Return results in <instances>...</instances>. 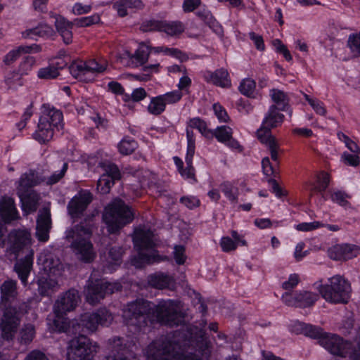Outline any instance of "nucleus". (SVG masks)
I'll return each mask as SVG.
<instances>
[{
	"instance_id": "44",
	"label": "nucleus",
	"mask_w": 360,
	"mask_h": 360,
	"mask_svg": "<svg viewBox=\"0 0 360 360\" xmlns=\"http://www.w3.org/2000/svg\"><path fill=\"white\" fill-rule=\"evenodd\" d=\"M68 163L63 162L62 167L59 171L54 172L50 176L44 179V181L47 185H53L58 183L65 175L68 169Z\"/></svg>"
},
{
	"instance_id": "35",
	"label": "nucleus",
	"mask_w": 360,
	"mask_h": 360,
	"mask_svg": "<svg viewBox=\"0 0 360 360\" xmlns=\"http://www.w3.org/2000/svg\"><path fill=\"white\" fill-rule=\"evenodd\" d=\"M22 75L18 71L8 72L5 77V83L8 89H15L22 85Z\"/></svg>"
},
{
	"instance_id": "6",
	"label": "nucleus",
	"mask_w": 360,
	"mask_h": 360,
	"mask_svg": "<svg viewBox=\"0 0 360 360\" xmlns=\"http://www.w3.org/2000/svg\"><path fill=\"white\" fill-rule=\"evenodd\" d=\"M134 217L131 209L120 199H115L105 209L103 219L110 233H115Z\"/></svg>"
},
{
	"instance_id": "22",
	"label": "nucleus",
	"mask_w": 360,
	"mask_h": 360,
	"mask_svg": "<svg viewBox=\"0 0 360 360\" xmlns=\"http://www.w3.org/2000/svg\"><path fill=\"white\" fill-rule=\"evenodd\" d=\"M111 354L105 358V360H138L127 347L123 345L122 340L119 338H114Z\"/></svg>"
},
{
	"instance_id": "48",
	"label": "nucleus",
	"mask_w": 360,
	"mask_h": 360,
	"mask_svg": "<svg viewBox=\"0 0 360 360\" xmlns=\"http://www.w3.org/2000/svg\"><path fill=\"white\" fill-rule=\"evenodd\" d=\"M342 245V258L344 260L351 259L360 254V248L354 245L343 244Z\"/></svg>"
},
{
	"instance_id": "32",
	"label": "nucleus",
	"mask_w": 360,
	"mask_h": 360,
	"mask_svg": "<svg viewBox=\"0 0 360 360\" xmlns=\"http://www.w3.org/2000/svg\"><path fill=\"white\" fill-rule=\"evenodd\" d=\"M113 6L120 17H124L127 15V8L141 9L143 4L141 0H119L114 4Z\"/></svg>"
},
{
	"instance_id": "61",
	"label": "nucleus",
	"mask_w": 360,
	"mask_h": 360,
	"mask_svg": "<svg viewBox=\"0 0 360 360\" xmlns=\"http://www.w3.org/2000/svg\"><path fill=\"white\" fill-rule=\"evenodd\" d=\"M174 257L178 264H184L186 259L185 248L183 245H176L174 250Z\"/></svg>"
},
{
	"instance_id": "56",
	"label": "nucleus",
	"mask_w": 360,
	"mask_h": 360,
	"mask_svg": "<svg viewBox=\"0 0 360 360\" xmlns=\"http://www.w3.org/2000/svg\"><path fill=\"white\" fill-rule=\"evenodd\" d=\"M324 334L321 328L305 323L304 335L320 340Z\"/></svg>"
},
{
	"instance_id": "60",
	"label": "nucleus",
	"mask_w": 360,
	"mask_h": 360,
	"mask_svg": "<svg viewBox=\"0 0 360 360\" xmlns=\"http://www.w3.org/2000/svg\"><path fill=\"white\" fill-rule=\"evenodd\" d=\"M322 226H323V224L319 221L304 222L297 224L296 229L300 231H311Z\"/></svg>"
},
{
	"instance_id": "23",
	"label": "nucleus",
	"mask_w": 360,
	"mask_h": 360,
	"mask_svg": "<svg viewBox=\"0 0 360 360\" xmlns=\"http://www.w3.org/2000/svg\"><path fill=\"white\" fill-rule=\"evenodd\" d=\"M41 50V46L37 44L31 46H20L11 51H10L4 58V63L9 66L15 63L23 53H28L31 52L38 53Z\"/></svg>"
},
{
	"instance_id": "30",
	"label": "nucleus",
	"mask_w": 360,
	"mask_h": 360,
	"mask_svg": "<svg viewBox=\"0 0 360 360\" xmlns=\"http://www.w3.org/2000/svg\"><path fill=\"white\" fill-rule=\"evenodd\" d=\"M148 283L153 288L164 289L173 285L174 280L172 276L159 272L150 275L148 277Z\"/></svg>"
},
{
	"instance_id": "52",
	"label": "nucleus",
	"mask_w": 360,
	"mask_h": 360,
	"mask_svg": "<svg viewBox=\"0 0 360 360\" xmlns=\"http://www.w3.org/2000/svg\"><path fill=\"white\" fill-rule=\"evenodd\" d=\"M59 75L58 68L55 66H49L41 68L38 72V77L41 79H51L57 77Z\"/></svg>"
},
{
	"instance_id": "59",
	"label": "nucleus",
	"mask_w": 360,
	"mask_h": 360,
	"mask_svg": "<svg viewBox=\"0 0 360 360\" xmlns=\"http://www.w3.org/2000/svg\"><path fill=\"white\" fill-rule=\"evenodd\" d=\"M342 160L345 165L352 167H357L360 164V158L358 154H349L347 153H344L342 155Z\"/></svg>"
},
{
	"instance_id": "45",
	"label": "nucleus",
	"mask_w": 360,
	"mask_h": 360,
	"mask_svg": "<svg viewBox=\"0 0 360 360\" xmlns=\"http://www.w3.org/2000/svg\"><path fill=\"white\" fill-rule=\"evenodd\" d=\"M165 109V103L162 102L160 96L153 98L148 107L150 113L158 115L161 114Z\"/></svg>"
},
{
	"instance_id": "13",
	"label": "nucleus",
	"mask_w": 360,
	"mask_h": 360,
	"mask_svg": "<svg viewBox=\"0 0 360 360\" xmlns=\"http://www.w3.org/2000/svg\"><path fill=\"white\" fill-rule=\"evenodd\" d=\"M143 32L159 31L164 32L169 36H176L181 34L185 27L180 21H163L151 20L143 22L141 25Z\"/></svg>"
},
{
	"instance_id": "15",
	"label": "nucleus",
	"mask_w": 360,
	"mask_h": 360,
	"mask_svg": "<svg viewBox=\"0 0 360 360\" xmlns=\"http://www.w3.org/2000/svg\"><path fill=\"white\" fill-rule=\"evenodd\" d=\"M20 318L17 315L15 307L7 308L1 319V336L6 340H12L20 324Z\"/></svg>"
},
{
	"instance_id": "34",
	"label": "nucleus",
	"mask_w": 360,
	"mask_h": 360,
	"mask_svg": "<svg viewBox=\"0 0 360 360\" xmlns=\"http://www.w3.org/2000/svg\"><path fill=\"white\" fill-rule=\"evenodd\" d=\"M318 295L303 291L297 293V307H307L313 305L318 300Z\"/></svg>"
},
{
	"instance_id": "10",
	"label": "nucleus",
	"mask_w": 360,
	"mask_h": 360,
	"mask_svg": "<svg viewBox=\"0 0 360 360\" xmlns=\"http://www.w3.org/2000/svg\"><path fill=\"white\" fill-rule=\"evenodd\" d=\"M98 345L85 335L71 340L68 347V360H92L98 351Z\"/></svg>"
},
{
	"instance_id": "19",
	"label": "nucleus",
	"mask_w": 360,
	"mask_h": 360,
	"mask_svg": "<svg viewBox=\"0 0 360 360\" xmlns=\"http://www.w3.org/2000/svg\"><path fill=\"white\" fill-rule=\"evenodd\" d=\"M150 49L146 43L141 42L134 53L125 51L123 53V58H127L129 59L128 65H135L137 66L143 65L148 61Z\"/></svg>"
},
{
	"instance_id": "38",
	"label": "nucleus",
	"mask_w": 360,
	"mask_h": 360,
	"mask_svg": "<svg viewBox=\"0 0 360 360\" xmlns=\"http://www.w3.org/2000/svg\"><path fill=\"white\" fill-rule=\"evenodd\" d=\"M220 188L224 195L231 202L236 203L238 201V188L230 182H224L220 185Z\"/></svg>"
},
{
	"instance_id": "50",
	"label": "nucleus",
	"mask_w": 360,
	"mask_h": 360,
	"mask_svg": "<svg viewBox=\"0 0 360 360\" xmlns=\"http://www.w3.org/2000/svg\"><path fill=\"white\" fill-rule=\"evenodd\" d=\"M101 166L105 172L103 175H108L115 181L120 179V172L118 167L115 164L103 163Z\"/></svg>"
},
{
	"instance_id": "2",
	"label": "nucleus",
	"mask_w": 360,
	"mask_h": 360,
	"mask_svg": "<svg viewBox=\"0 0 360 360\" xmlns=\"http://www.w3.org/2000/svg\"><path fill=\"white\" fill-rule=\"evenodd\" d=\"M184 334L176 331L173 335H167L153 341L146 348L148 360H200L196 355H184L186 346Z\"/></svg>"
},
{
	"instance_id": "63",
	"label": "nucleus",
	"mask_w": 360,
	"mask_h": 360,
	"mask_svg": "<svg viewBox=\"0 0 360 360\" xmlns=\"http://www.w3.org/2000/svg\"><path fill=\"white\" fill-rule=\"evenodd\" d=\"M91 5H84L82 3H76L72 6V12L77 15L89 13L91 11Z\"/></svg>"
},
{
	"instance_id": "41",
	"label": "nucleus",
	"mask_w": 360,
	"mask_h": 360,
	"mask_svg": "<svg viewBox=\"0 0 360 360\" xmlns=\"http://www.w3.org/2000/svg\"><path fill=\"white\" fill-rule=\"evenodd\" d=\"M212 132L213 136H215L221 143H226L227 140L231 138L233 134L232 129L228 126L219 127Z\"/></svg>"
},
{
	"instance_id": "55",
	"label": "nucleus",
	"mask_w": 360,
	"mask_h": 360,
	"mask_svg": "<svg viewBox=\"0 0 360 360\" xmlns=\"http://www.w3.org/2000/svg\"><path fill=\"white\" fill-rule=\"evenodd\" d=\"M348 46L355 56H360V32L357 34L349 36Z\"/></svg>"
},
{
	"instance_id": "46",
	"label": "nucleus",
	"mask_w": 360,
	"mask_h": 360,
	"mask_svg": "<svg viewBox=\"0 0 360 360\" xmlns=\"http://www.w3.org/2000/svg\"><path fill=\"white\" fill-rule=\"evenodd\" d=\"M36 60L32 56H26L20 63L18 70H17L22 76L28 75L35 65Z\"/></svg>"
},
{
	"instance_id": "1",
	"label": "nucleus",
	"mask_w": 360,
	"mask_h": 360,
	"mask_svg": "<svg viewBox=\"0 0 360 360\" xmlns=\"http://www.w3.org/2000/svg\"><path fill=\"white\" fill-rule=\"evenodd\" d=\"M122 316L127 325L137 328L154 321L170 326H178L184 319L179 302L172 300H161L157 305L146 300H137L125 307Z\"/></svg>"
},
{
	"instance_id": "7",
	"label": "nucleus",
	"mask_w": 360,
	"mask_h": 360,
	"mask_svg": "<svg viewBox=\"0 0 360 360\" xmlns=\"http://www.w3.org/2000/svg\"><path fill=\"white\" fill-rule=\"evenodd\" d=\"M43 108L37 129L33 134L34 139L40 143L49 141L53 138L54 129H58L63 121V114L60 110L46 105Z\"/></svg>"
},
{
	"instance_id": "20",
	"label": "nucleus",
	"mask_w": 360,
	"mask_h": 360,
	"mask_svg": "<svg viewBox=\"0 0 360 360\" xmlns=\"http://www.w3.org/2000/svg\"><path fill=\"white\" fill-rule=\"evenodd\" d=\"M23 212L26 214L37 210L40 200L39 195L33 190L30 191H18Z\"/></svg>"
},
{
	"instance_id": "40",
	"label": "nucleus",
	"mask_w": 360,
	"mask_h": 360,
	"mask_svg": "<svg viewBox=\"0 0 360 360\" xmlns=\"http://www.w3.org/2000/svg\"><path fill=\"white\" fill-rule=\"evenodd\" d=\"M114 183L115 180L110 178V176L101 175L97 182V190L102 194L108 193Z\"/></svg>"
},
{
	"instance_id": "4",
	"label": "nucleus",
	"mask_w": 360,
	"mask_h": 360,
	"mask_svg": "<svg viewBox=\"0 0 360 360\" xmlns=\"http://www.w3.org/2000/svg\"><path fill=\"white\" fill-rule=\"evenodd\" d=\"M278 110L275 105L270 107L264 118L261 127L257 131L258 139L268 148L271 158L275 162L278 160L280 148L276 139L271 134V129L281 124L284 118V115L278 112Z\"/></svg>"
},
{
	"instance_id": "49",
	"label": "nucleus",
	"mask_w": 360,
	"mask_h": 360,
	"mask_svg": "<svg viewBox=\"0 0 360 360\" xmlns=\"http://www.w3.org/2000/svg\"><path fill=\"white\" fill-rule=\"evenodd\" d=\"M137 146L134 140L124 139L118 145L120 152L123 155H129L134 152Z\"/></svg>"
},
{
	"instance_id": "16",
	"label": "nucleus",
	"mask_w": 360,
	"mask_h": 360,
	"mask_svg": "<svg viewBox=\"0 0 360 360\" xmlns=\"http://www.w3.org/2000/svg\"><path fill=\"white\" fill-rule=\"evenodd\" d=\"M92 200L93 195L89 191H79L68 205L69 214L73 219L80 218Z\"/></svg>"
},
{
	"instance_id": "11",
	"label": "nucleus",
	"mask_w": 360,
	"mask_h": 360,
	"mask_svg": "<svg viewBox=\"0 0 360 360\" xmlns=\"http://www.w3.org/2000/svg\"><path fill=\"white\" fill-rule=\"evenodd\" d=\"M320 345L331 354L353 359L352 343L335 334L325 333L319 340Z\"/></svg>"
},
{
	"instance_id": "42",
	"label": "nucleus",
	"mask_w": 360,
	"mask_h": 360,
	"mask_svg": "<svg viewBox=\"0 0 360 360\" xmlns=\"http://www.w3.org/2000/svg\"><path fill=\"white\" fill-rule=\"evenodd\" d=\"M39 292L41 295H49L57 283L52 279L41 278L38 281Z\"/></svg>"
},
{
	"instance_id": "47",
	"label": "nucleus",
	"mask_w": 360,
	"mask_h": 360,
	"mask_svg": "<svg viewBox=\"0 0 360 360\" xmlns=\"http://www.w3.org/2000/svg\"><path fill=\"white\" fill-rule=\"evenodd\" d=\"M152 49L154 50L155 53L164 52L166 54L173 56L182 61L188 59V56L177 49L159 46L154 47Z\"/></svg>"
},
{
	"instance_id": "5",
	"label": "nucleus",
	"mask_w": 360,
	"mask_h": 360,
	"mask_svg": "<svg viewBox=\"0 0 360 360\" xmlns=\"http://www.w3.org/2000/svg\"><path fill=\"white\" fill-rule=\"evenodd\" d=\"M90 225L79 224L67 232L66 238L72 240L71 248L78 259L84 262H91L95 257L93 245L89 240L91 236Z\"/></svg>"
},
{
	"instance_id": "57",
	"label": "nucleus",
	"mask_w": 360,
	"mask_h": 360,
	"mask_svg": "<svg viewBox=\"0 0 360 360\" xmlns=\"http://www.w3.org/2000/svg\"><path fill=\"white\" fill-rule=\"evenodd\" d=\"M123 253L124 250L121 247L117 246L111 248L108 252L110 262H114L115 264H120L122 260Z\"/></svg>"
},
{
	"instance_id": "28",
	"label": "nucleus",
	"mask_w": 360,
	"mask_h": 360,
	"mask_svg": "<svg viewBox=\"0 0 360 360\" xmlns=\"http://www.w3.org/2000/svg\"><path fill=\"white\" fill-rule=\"evenodd\" d=\"M75 23L67 20L62 16L56 18L55 26L58 32L60 34L65 44H69L72 41V27Z\"/></svg>"
},
{
	"instance_id": "58",
	"label": "nucleus",
	"mask_w": 360,
	"mask_h": 360,
	"mask_svg": "<svg viewBox=\"0 0 360 360\" xmlns=\"http://www.w3.org/2000/svg\"><path fill=\"white\" fill-rule=\"evenodd\" d=\"M271 96L274 103L277 105H283V106L286 104L287 96L285 94L278 89H272L271 91Z\"/></svg>"
},
{
	"instance_id": "24",
	"label": "nucleus",
	"mask_w": 360,
	"mask_h": 360,
	"mask_svg": "<svg viewBox=\"0 0 360 360\" xmlns=\"http://www.w3.org/2000/svg\"><path fill=\"white\" fill-rule=\"evenodd\" d=\"M44 181V179L43 176H39L38 173L34 170H30L20 176L17 187V192L30 191L28 188L35 186Z\"/></svg>"
},
{
	"instance_id": "18",
	"label": "nucleus",
	"mask_w": 360,
	"mask_h": 360,
	"mask_svg": "<svg viewBox=\"0 0 360 360\" xmlns=\"http://www.w3.org/2000/svg\"><path fill=\"white\" fill-rule=\"evenodd\" d=\"M30 233L25 230H14L8 234V250L17 256L19 252L30 243Z\"/></svg>"
},
{
	"instance_id": "9",
	"label": "nucleus",
	"mask_w": 360,
	"mask_h": 360,
	"mask_svg": "<svg viewBox=\"0 0 360 360\" xmlns=\"http://www.w3.org/2000/svg\"><path fill=\"white\" fill-rule=\"evenodd\" d=\"M122 285L119 283H109L103 279L89 278L84 290V296L87 302L96 304L103 300L107 294L120 291Z\"/></svg>"
},
{
	"instance_id": "53",
	"label": "nucleus",
	"mask_w": 360,
	"mask_h": 360,
	"mask_svg": "<svg viewBox=\"0 0 360 360\" xmlns=\"http://www.w3.org/2000/svg\"><path fill=\"white\" fill-rule=\"evenodd\" d=\"M162 102L166 104H173L178 102L182 97V93L180 90L168 92L160 96Z\"/></svg>"
},
{
	"instance_id": "31",
	"label": "nucleus",
	"mask_w": 360,
	"mask_h": 360,
	"mask_svg": "<svg viewBox=\"0 0 360 360\" xmlns=\"http://www.w3.org/2000/svg\"><path fill=\"white\" fill-rule=\"evenodd\" d=\"M35 335L36 330L33 324H23L18 331L17 340L22 345H28L33 341Z\"/></svg>"
},
{
	"instance_id": "26",
	"label": "nucleus",
	"mask_w": 360,
	"mask_h": 360,
	"mask_svg": "<svg viewBox=\"0 0 360 360\" xmlns=\"http://www.w3.org/2000/svg\"><path fill=\"white\" fill-rule=\"evenodd\" d=\"M0 215L6 223L18 218V212L13 198H3L0 200Z\"/></svg>"
},
{
	"instance_id": "27",
	"label": "nucleus",
	"mask_w": 360,
	"mask_h": 360,
	"mask_svg": "<svg viewBox=\"0 0 360 360\" xmlns=\"http://www.w3.org/2000/svg\"><path fill=\"white\" fill-rule=\"evenodd\" d=\"M42 264L44 270L49 275H59L63 269L60 259L51 252L44 255Z\"/></svg>"
},
{
	"instance_id": "37",
	"label": "nucleus",
	"mask_w": 360,
	"mask_h": 360,
	"mask_svg": "<svg viewBox=\"0 0 360 360\" xmlns=\"http://www.w3.org/2000/svg\"><path fill=\"white\" fill-rule=\"evenodd\" d=\"M188 127L195 128L207 138H212V131L207 129L206 123L200 118L191 119L188 122Z\"/></svg>"
},
{
	"instance_id": "39",
	"label": "nucleus",
	"mask_w": 360,
	"mask_h": 360,
	"mask_svg": "<svg viewBox=\"0 0 360 360\" xmlns=\"http://www.w3.org/2000/svg\"><path fill=\"white\" fill-rule=\"evenodd\" d=\"M101 22L99 14L95 13L88 17L77 18L73 21L75 25L78 27H88L92 25L98 24Z\"/></svg>"
},
{
	"instance_id": "29",
	"label": "nucleus",
	"mask_w": 360,
	"mask_h": 360,
	"mask_svg": "<svg viewBox=\"0 0 360 360\" xmlns=\"http://www.w3.org/2000/svg\"><path fill=\"white\" fill-rule=\"evenodd\" d=\"M18 295L16 281L7 280L1 286V303H11Z\"/></svg>"
},
{
	"instance_id": "62",
	"label": "nucleus",
	"mask_w": 360,
	"mask_h": 360,
	"mask_svg": "<svg viewBox=\"0 0 360 360\" xmlns=\"http://www.w3.org/2000/svg\"><path fill=\"white\" fill-rule=\"evenodd\" d=\"M220 245L224 252L235 250L238 246V244L229 237H223L221 240Z\"/></svg>"
},
{
	"instance_id": "8",
	"label": "nucleus",
	"mask_w": 360,
	"mask_h": 360,
	"mask_svg": "<svg viewBox=\"0 0 360 360\" xmlns=\"http://www.w3.org/2000/svg\"><path fill=\"white\" fill-rule=\"evenodd\" d=\"M319 292L322 297L331 303H347L351 293L349 283L340 276L330 278V284L321 285Z\"/></svg>"
},
{
	"instance_id": "14",
	"label": "nucleus",
	"mask_w": 360,
	"mask_h": 360,
	"mask_svg": "<svg viewBox=\"0 0 360 360\" xmlns=\"http://www.w3.org/2000/svg\"><path fill=\"white\" fill-rule=\"evenodd\" d=\"M79 302V292L73 288L70 289L56 300L53 306L54 314L57 316H65L68 312L75 309Z\"/></svg>"
},
{
	"instance_id": "54",
	"label": "nucleus",
	"mask_w": 360,
	"mask_h": 360,
	"mask_svg": "<svg viewBox=\"0 0 360 360\" xmlns=\"http://www.w3.org/2000/svg\"><path fill=\"white\" fill-rule=\"evenodd\" d=\"M318 186H314L312 190L319 191V192H323L324 191L328 186L329 182H330V177L329 174L328 173H326L324 172H322L319 176H318Z\"/></svg>"
},
{
	"instance_id": "17",
	"label": "nucleus",
	"mask_w": 360,
	"mask_h": 360,
	"mask_svg": "<svg viewBox=\"0 0 360 360\" xmlns=\"http://www.w3.org/2000/svg\"><path fill=\"white\" fill-rule=\"evenodd\" d=\"M51 228L50 210L44 207L40 210L37 219L36 237L39 241L46 242L49 238V231Z\"/></svg>"
},
{
	"instance_id": "43",
	"label": "nucleus",
	"mask_w": 360,
	"mask_h": 360,
	"mask_svg": "<svg viewBox=\"0 0 360 360\" xmlns=\"http://www.w3.org/2000/svg\"><path fill=\"white\" fill-rule=\"evenodd\" d=\"M256 83L255 80L250 78L244 79L239 86V91L241 94L248 97L252 96L255 90Z\"/></svg>"
},
{
	"instance_id": "3",
	"label": "nucleus",
	"mask_w": 360,
	"mask_h": 360,
	"mask_svg": "<svg viewBox=\"0 0 360 360\" xmlns=\"http://www.w3.org/2000/svg\"><path fill=\"white\" fill-rule=\"evenodd\" d=\"M133 241L138 251V256L131 259V264L136 268H141L144 264H150L160 259L154 249L155 236L150 229L145 227L137 228L134 231Z\"/></svg>"
},
{
	"instance_id": "12",
	"label": "nucleus",
	"mask_w": 360,
	"mask_h": 360,
	"mask_svg": "<svg viewBox=\"0 0 360 360\" xmlns=\"http://www.w3.org/2000/svg\"><path fill=\"white\" fill-rule=\"evenodd\" d=\"M113 321L112 314L106 309H100L94 313L82 314L78 325L87 332L94 333L99 325L108 326Z\"/></svg>"
},
{
	"instance_id": "21",
	"label": "nucleus",
	"mask_w": 360,
	"mask_h": 360,
	"mask_svg": "<svg viewBox=\"0 0 360 360\" xmlns=\"http://www.w3.org/2000/svg\"><path fill=\"white\" fill-rule=\"evenodd\" d=\"M33 251L30 252L21 259L16 262L14 266V271L17 273L21 282L25 285L27 283V277L32 269Z\"/></svg>"
},
{
	"instance_id": "51",
	"label": "nucleus",
	"mask_w": 360,
	"mask_h": 360,
	"mask_svg": "<svg viewBox=\"0 0 360 360\" xmlns=\"http://www.w3.org/2000/svg\"><path fill=\"white\" fill-rule=\"evenodd\" d=\"M69 326V323L64 316H57L53 321L52 329L56 332H66Z\"/></svg>"
},
{
	"instance_id": "36",
	"label": "nucleus",
	"mask_w": 360,
	"mask_h": 360,
	"mask_svg": "<svg viewBox=\"0 0 360 360\" xmlns=\"http://www.w3.org/2000/svg\"><path fill=\"white\" fill-rule=\"evenodd\" d=\"M84 66L86 69L87 75L94 80L96 75L103 72L105 70L104 65L98 64L95 60H90L87 62H84Z\"/></svg>"
},
{
	"instance_id": "25",
	"label": "nucleus",
	"mask_w": 360,
	"mask_h": 360,
	"mask_svg": "<svg viewBox=\"0 0 360 360\" xmlns=\"http://www.w3.org/2000/svg\"><path fill=\"white\" fill-rule=\"evenodd\" d=\"M205 77L207 82L216 86L222 88H229L231 86L229 72L224 68L217 70L214 72H207Z\"/></svg>"
},
{
	"instance_id": "33",
	"label": "nucleus",
	"mask_w": 360,
	"mask_h": 360,
	"mask_svg": "<svg viewBox=\"0 0 360 360\" xmlns=\"http://www.w3.org/2000/svg\"><path fill=\"white\" fill-rule=\"evenodd\" d=\"M70 74L77 79L89 82L91 78L87 75L86 69L84 66V62L73 63L69 67Z\"/></svg>"
},
{
	"instance_id": "64",
	"label": "nucleus",
	"mask_w": 360,
	"mask_h": 360,
	"mask_svg": "<svg viewBox=\"0 0 360 360\" xmlns=\"http://www.w3.org/2000/svg\"><path fill=\"white\" fill-rule=\"evenodd\" d=\"M349 198V195L342 191H337L332 194L331 198L332 200L341 206H346L348 205V201L347 198Z\"/></svg>"
}]
</instances>
